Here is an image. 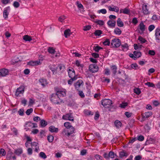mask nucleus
<instances>
[{
    "mask_svg": "<svg viewBox=\"0 0 160 160\" xmlns=\"http://www.w3.org/2000/svg\"><path fill=\"white\" fill-rule=\"evenodd\" d=\"M64 125L67 128V129H65L63 131L62 133L64 134L65 135L69 137L74 132V128L71 126L69 122H65Z\"/></svg>",
    "mask_w": 160,
    "mask_h": 160,
    "instance_id": "nucleus-1",
    "label": "nucleus"
},
{
    "mask_svg": "<svg viewBox=\"0 0 160 160\" xmlns=\"http://www.w3.org/2000/svg\"><path fill=\"white\" fill-rule=\"evenodd\" d=\"M50 99L51 101L55 104H59L62 102L59 98L58 94L56 92L51 95Z\"/></svg>",
    "mask_w": 160,
    "mask_h": 160,
    "instance_id": "nucleus-2",
    "label": "nucleus"
},
{
    "mask_svg": "<svg viewBox=\"0 0 160 160\" xmlns=\"http://www.w3.org/2000/svg\"><path fill=\"white\" fill-rule=\"evenodd\" d=\"M121 45L120 40L118 38H114L112 40L111 45L113 47L118 48Z\"/></svg>",
    "mask_w": 160,
    "mask_h": 160,
    "instance_id": "nucleus-3",
    "label": "nucleus"
},
{
    "mask_svg": "<svg viewBox=\"0 0 160 160\" xmlns=\"http://www.w3.org/2000/svg\"><path fill=\"white\" fill-rule=\"evenodd\" d=\"M98 66L95 64H90L89 67V71L92 73L97 72L98 71Z\"/></svg>",
    "mask_w": 160,
    "mask_h": 160,
    "instance_id": "nucleus-4",
    "label": "nucleus"
},
{
    "mask_svg": "<svg viewBox=\"0 0 160 160\" xmlns=\"http://www.w3.org/2000/svg\"><path fill=\"white\" fill-rule=\"evenodd\" d=\"M62 119L64 120H68L72 121H74L73 117L72 116V114L71 113H69L65 115H63Z\"/></svg>",
    "mask_w": 160,
    "mask_h": 160,
    "instance_id": "nucleus-5",
    "label": "nucleus"
},
{
    "mask_svg": "<svg viewBox=\"0 0 160 160\" xmlns=\"http://www.w3.org/2000/svg\"><path fill=\"white\" fill-rule=\"evenodd\" d=\"M101 104L103 107H105L107 105H111L112 104V101L109 99H105L101 101Z\"/></svg>",
    "mask_w": 160,
    "mask_h": 160,
    "instance_id": "nucleus-6",
    "label": "nucleus"
},
{
    "mask_svg": "<svg viewBox=\"0 0 160 160\" xmlns=\"http://www.w3.org/2000/svg\"><path fill=\"white\" fill-rule=\"evenodd\" d=\"M25 87L24 86H21L18 88L16 92L15 95L18 97L19 94H22L24 91Z\"/></svg>",
    "mask_w": 160,
    "mask_h": 160,
    "instance_id": "nucleus-7",
    "label": "nucleus"
},
{
    "mask_svg": "<svg viewBox=\"0 0 160 160\" xmlns=\"http://www.w3.org/2000/svg\"><path fill=\"white\" fill-rule=\"evenodd\" d=\"M68 76L70 78H73L74 77H77V75H75V71L73 68H68Z\"/></svg>",
    "mask_w": 160,
    "mask_h": 160,
    "instance_id": "nucleus-8",
    "label": "nucleus"
},
{
    "mask_svg": "<svg viewBox=\"0 0 160 160\" xmlns=\"http://www.w3.org/2000/svg\"><path fill=\"white\" fill-rule=\"evenodd\" d=\"M9 71L7 69L2 68L0 70V76L4 77L8 74Z\"/></svg>",
    "mask_w": 160,
    "mask_h": 160,
    "instance_id": "nucleus-9",
    "label": "nucleus"
},
{
    "mask_svg": "<svg viewBox=\"0 0 160 160\" xmlns=\"http://www.w3.org/2000/svg\"><path fill=\"white\" fill-rule=\"evenodd\" d=\"M83 84V82L81 79L78 80L74 84V86L75 88L77 90H79L81 86Z\"/></svg>",
    "mask_w": 160,
    "mask_h": 160,
    "instance_id": "nucleus-10",
    "label": "nucleus"
},
{
    "mask_svg": "<svg viewBox=\"0 0 160 160\" xmlns=\"http://www.w3.org/2000/svg\"><path fill=\"white\" fill-rule=\"evenodd\" d=\"M54 89L56 91V92L59 94H60L61 95L62 97H64L66 95V92L65 91H62L59 90L58 89V88L57 87H55Z\"/></svg>",
    "mask_w": 160,
    "mask_h": 160,
    "instance_id": "nucleus-11",
    "label": "nucleus"
},
{
    "mask_svg": "<svg viewBox=\"0 0 160 160\" xmlns=\"http://www.w3.org/2000/svg\"><path fill=\"white\" fill-rule=\"evenodd\" d=\"M116 22L112 20H109L107 22V24L111 28H114L115 27Z\"/></svg>",
    "mask_w": 160,
    "mask_h": 160,
    "instance_id": "nucleus-12",
    "label": "nucleus"
},
{
    "mask_svg": "<svg viewBox=\"0 0 160 160\" xmlns=\"http://www.w3.org/2000/svg\"><path fill=\"white\" fill-rule=\"evenodd\" d=\"M13 153L10 152L8 153L7 155V160H15L16 159V157L15 156H12Z\"/></svg>",
    "mask_w": 160,
    "mask_h": 160,
    "instance_id": "nucleus-13",
    "label": "nucleus"
},
{
    "mask_svg": "<svg viewBox=\"0 0 160 160\" xmlns=\"http://www.w3.org/2000/svg\"><path fill=\"white\" fill-rule=\"evenodd\" d=\"M142 119L143 121L145 120L146 118L150 116V112H146L142 114Z\"/></svg>",
    "mask_w": 160,
    "mask_h": 160,
    "instance_id": "nucleus-14",
    "label": "nucleus"
},
{
    "mask_svg": "<svg viewBox=\"0 0 160 160\" xmlns=\"http://www.w3.org/2000/svg\"><path fill=\"white\" fill-rule=\"evenodd\" d=\"M113 7H112L111 6L108 7V8L109 11H114L116 12H118L119 11V8L116 6H113Z\"/></svg>",
    "mask_w": 160,
    "mask_h": 160,
    "instance_id": "nucleus-15",
    "label": "nucleus"
},
{
    "mask_svg": "<svg viewBox=\"0 0 160 160\" xmlns=\"http://www.w3.org/2000/svg\"><path fill=\"white\" fill-rule=\"evenodd\" d=\"M39 82L43 87H45L48 83L46 79L43 78H41L39 80Z\"/></svg>",
    "mask_w": 160,
    "mask_h": 160,
    "instance_id": "nucleus-16",
    "label": "nucleus"
},
{
    "mask_svg": "<svg viewBox=\"0 0 160 160\" xmlns=\"http://www.w3.org/2000/svg\"><path fill=\"white\" fill-rule=\"evenodd\" d=\"M142 11L145 14H147L149 13L147 5H143L142 7Z\"/></svg>",
    "mask_w": 160,
    "mask_h": 160,
    "instance_id": "nucleus-17",
    "label": "nucleus"
},
{
    "mask_svg": "<svg viewBox=\"0 0 160 160\" xmlns=\"http://www.w3.org/2000/svg\"><path fill=\"white\" fill-rule=\"evenodd\" d=\"M41 64L40 62L39 61H30L29 62L28 64L31 66H34L39 65Z\"/></svg>",
    "mask_w": 160,
    "mask_h": 160,
    "instance_id": "nucleus-18",
    "label": "nucleus"
},
{
    "mask_svg": "<svg viewBox=\"0 0 160 160\" xmlns=\"http://www.w3.org/2000/svg\"><path fill=\"white\" fill-rule=\"evenodd\" d=\"M49 130L52 132H55L57 133L58 132V128H56L53 126H51L49 127Z\"/></svg>",
    "mask_w": 160,
    "mask_h": 160,
    "instance_id": "nucleus-19",
    "label": "nucleus"
},
{
    "mask_svg": "<svg viewBox=\"0 0 160 160\" xmlns=\"http://www.w3.org/2000/svg\"><path fill=\"white\" fill-rule=\"evenodd\" d=\"M72 34V33L71 32V30L69 29L65 30L64 32V36L66 38Z\"/></svg>",
    "mask_w": 160,
    "mask_h": 160,
    "instance_id": "nucleus-20",
    "label": "nucleus"
},
{
    "mask_svg": "<svg viewBox=\"0 0 160 160\" xmlns=\"http://www.w3.org/2000/svg\"><path fill=\"white\" fill-rule=\"evenodd\" d=\"M155 35L156 38L157 40L160 41V29L157 28L156 30Z\"/></svg>",
    "mask_w": 160,
    "mask_h": 160,
    "instance_id": "nucleus-21",
    "label": "nucleus"
},
{
    "mask_svg": "<svg viewBox=\"0 0 160 160\" xmlns=\"http://www.w3.org/2000/svg\"><path fill=\"white\" fill-rule=\"evenodd\" d=\"M33 126V123L31 122H26L24 127H25V129L28 128H32Z\"/></svg>",
    "mask_w": 160,
    "mask_h": 160,
    "instance_id": "nucleus-22",
    "label": "nucleus"
},
{
    "mask_svg": "<svg viewBox=\"0 0 160 160\" xmlns=\"http://www.w3.org/2000/svg\"><path fill=\"white\" fill-rule=\"evenodd\" d=\"M23 39L26 41H31L32 39L31 36L28 35H25L23 37Z\"/></svg>",
    "mask_w": 160,
    "mask_h": 160,
    "instance_id": "nucleus-23",
    "label": "nucleus"
},
{
    "mask_svg": "<svg viewBox=\"0 0 160 160\" xmlns=\"http://www.w3.org/2000/svg\"><path fill=\"white\" fill-rule=\"evenodd\" d=\"M111 69L113 74L115 75L117 72V67L116 65H112L111 66Z\"/></svg>",
    "mask_w": 160,
    "mask_h": 160,
    "instance_id": "nucleus-24",
    "label": "nucleus"
},
{
    "mask_svg": "<svg viewBox=\"0 0 160 160\" xmlns=\"http://www.w3.org/2000/svg\"><path fill=\"white\" fill-rule=\"evenodd\" d=\"M14 153L17 155H19L22 153V150L21 148H18L15 150Z\"/></svg>",
    "mask_w": 160,
    "mask_h": 160,
    "instance_id": "nucleus-25",
    "label": "nucleus"
},
{
    "mask_svg": "<svg viewBox=\"0 0 160 160\" xmlns=\"http://www.w3.org/2000/svg\"><path fill=\"white\" fill-rule=\"evenodd\" d=\"M133 53L135 56L136 59L139 58L141 56V53L140 52L134 51L133 52Z\"/></svg>",
    "mask_w": 160,
    "mask_h": 160,
    "instance_id": "nucleus-26",
    "label": "nucleus"
},
{
    "mask_svg": "<svg viewBox=\"0 0 160 160\" xmlns=\"http://www.w3.org/2000/svg\"><path fill=\"white\" fill-rule=\"evenodd\" d=\"M118 26L119 27H122L124 26L123 22L122 21L120 18H118L117 21Z\"/></svg>",
    "mask_w": 160,
    "mask_h": 160,
    "instance_id": "nucleus-27",
    "label": "nucleus"
},
{
    "mask_svg": "<svg viewBox=\"0 0 160 160\" xmlns=\"http://www.w3.org/2000/svg\"><path fill=\"white\" fill-rule=\"evenodd\" d=\"M77 78V77H74L73 78H71V79L68 80V84L69 85H72L73 81L76 80Z\"/></svg>",
    "mask_w": 160,
    "mask_h": 160,
    "instance_id": "nucleus-28",
    "label": "nucleus"
},
{
    "mask_svg": "<svg viewBox=\"0 0 160 160\" xmlns=\"http://www.w3.org/2000/svg\"><path fill=\"white\" fill-rule=\"evenodd\" d=\"M48 52L52 54H54L55 52V49L52 47H49L48 49Z\"/></svg>",
    "mask_w": 160,
    "mask_h": 160,
    "instance_id": "nucleus-29",
    "label": "nucleus"
},
{
    "mask_svg": "<svg viewBox=\"0 0 160 160\" xmlns=\"http://www.w3.org/2000/svg\"><path fill=\"white\" fill-rule=\"evenodd\" d=\"M40 124L42 127H44L47 125V122L43 119L41 120Z\"/></svg>",
    "mask_w": 160,
    "mask_h": 160,
    "instance_id": "nucleus-30",
    "label": "nucleus"
},
{
    "mask_svg": "<svg viewBox=\"0 0 160 160\" xmlns=\"http://www.w3.org/2000/svg\"><path fill=\"white\" fill-rule=\"evenodd\" d=\"M128 103L127 102H123L120 104L119 107L122 108H125L128 106Z\"/></svg>",
    "mask_w": 160,
    "mask_h": 160,
    "instance_id": "nucleus-31",
    "label": "nucleus"
},
{
    "mask_svg": "<svg viewBox=\"0 0 160 160\" xmlns=\"http://www.w3.org/2000/svg\"><path fill=\"white\" fill-rule=\"evenodd\" d=\"M114 124L115 126L118 128H119L121 126V122L118 120H116L115 121Z\"/></svg>",
    "mask_w": 160,
    "mask_h": 160,
    "instance_id": "nucleus-32",
    "label": "nucleus"
},
{
    "mask_svg": "<svg viewBox=\"0 0 160 160\" xmlns=\"http://www.w3.org/2000/svg\"><path fill=\"white\" fill-rule=\"evenodd\" d=\"M114 32L116 34L120 35L122 31L118 28H116L114 30Z\"/></svg>",
    "mask_w": 160,
    "mask_h": 160,
    "instance_id": "nucleus-33",
    "label": "nucleus"
},
{
    "mask_svg": "<svg viewBox=\"0 0 160 160\" xmlns=\"http://www.w3.org/2000/svg\"><path fill=\"white\" fill-rule=\"evenodd\" d=\"M121 46L122 47V50L123 51L125 49H126V50H128V44L126 43H125L121 45Z\"/></svg>",
    "mask_w": 160,
    "mask_h": 160,
    "instance_id": "nucleus-34",
    "label": "nucleus"
},
{
    "mask_svg": "<svg viewBox=\"0 0 160 160\" xmlns=\"http://www.w3.org/2000/svg\"><path fill=\"white\" fill-rule=\"evenodd\" d=\"M95 22L101 26L103 25L104 24L103 21L102 20H96L95 21Z\"/></svg>",
    "mask_w": 160,
    "mask_h": 160,
    "instance_id": "nucleus-35",
    "label": "nucleus"
},
{
    "mask_svg": "<svg viewBox=\"0 0 160 160\" xmlns=\"http://www.w3.org/2000/svg\"><path fill=\"white\" fill-rule=\"evenodd\" d=\"M140 29L142 32L145 30V26L142 22L140 23L139 25Z\"/></svg>",
    "mask_w": 160,
    "mask_h": 160,
    "instance_id": "nucleus-36",
    "label": "nucleus"
},
{
    "mask_svg": "<svg viewBox=\"0 0 160 160\" xmlns=\"http://www.w3.org/2000/svg\"><path fill=\"white\" fill-rule=\"evenodd\" d=\"M119 155L120 157V158H122L124 156L127 157L128 155V154L127 152L124 151H122L121 152H120Z\"/></svg>",
    "mask_w": 160,
    "mask_h": 160,
    "instance_id": "nucleus-37",
    "label": "nucleus"
},
{
    "mask_svg": "<svg viewBox=\"0 0 160 160\" xmlns=\"http://www.w3.org/2000/svg\"><path fill=\"white\" fill-rule=\"evenodd\" d=\"M123 13L126 14H130V10L127 8L123 9Z\"/></svg>",
    "mask_w": 160,
    "mask_h": 160,
    "instance_id": "nucleus-38",
    "label": "nucleus"
},
{
    "mask_svg": "<svg viewBox=\"0 0 160 160\" xmlns=\"http://www.w3.org/2000/svg\"><path fill=\"white\" fill-rule=\"evenodd\" d=\"M9 13L7 11V10L6 9L4 10L3 12V16L4 18L6 19L8 18Z\"/></svg>",
    "mask_w": 160,
    "mask_h": 160,
    "instance_id": "nucleus-39",
    "label": "nucleus"
},
{
    "mask_svg": "<svg viewBox=\"0 0 160 160\" xmlns=\"http://www.w3.org/2000/svg\"><path fill=\"white\" fill-rule=\"evenodd\" d=\"M102 32L101 30H96L94 32V34L96 36H99L102 34Z\"/></svg>",
    "mask_w": 160,
    "mask_h": 160,
    "instance_id": "nucleus-40",
    "label": "nucleus"
},
{
    "mask_svg": "<svg viewBox=\"0 0 160 160\" xmlns=\"http://www.w3.org/2000/svg\"><path fill=\"white\" fill-rule=\"evenodd\" d=\"M39 156L40 157H41V158H42L43 159H45L47 157L45 153L43 152H41L40 153Z\"/></svg>",
    "mask_w": 160,
    "mask_h": 160,
    "instance_id": "nucleus-41",
    "label": "nucleus"
},
{
    "mask_svg": "<svg viewBox=\"0 0 160 160\" xmlns=\"http://www.w3.org/2000/svg\"><path fill=\"white\" fill-rule=\"evenodd\" d=\"M48 140L50 142H52L54 139V137L52 135H49L48 137Z\"/></svg>",
    "mask_w": 160,
    "mask_h": 160,
    "instance_id": "nucleus-42",
    "label": "nucleus"
},
{
    "mask_svg": "<svg viewBox=\"0 0 160 160\" xmlns=\"http://www.w3.org/2000/svg\"><path fill=\"white\" fill-rule=\"evenodd\" d=\"M6 152L5 150L3 148H1L0 150V155L1 156H4L6 154Z\"/></svg>",
    "mask_w": 160,
    "mask_h": 160,
    "instance_id": "nucleus-43",
    "label": "nucleus"
},
{
    "mask_svg": "<svg viewBox=\"0 0 160 160\" xmlns=\"http://www.w3.org/2000/svg\"><path fill=\"white\" fill-rule=\"evenodd\" d=\"M103 44L104 45H109L110 44V42L108 39H106L103 42Z\"/></svg>",
    "mask_w": 160,
    "mask_h": 160,
    "instance_id": "nucleus-44",
    "label": "nucleus"
},
{
    "mask_svg": "<svg viewBox=\"0 0 160 160\" xmlns=\"http://www.w3.org/2000/svg\"><path fill=\"white\" fill-rule=\"evenodd\" d=\"M32 111L33 109L32 108H30V109L27 110L25 112L27 115H29L32 112Z\"/></svg>",
    "mask_w": 160,
    "mask_h": 160,
    "instance_id": "nucleus-45",
    "label": "nucleus"
},
{
    "mask_svg": "<svg viewBox=\"0 0 160 160\" xmlns=\"http://www.w3.org/2000/svg\"><path fill=\"white\" fill-rule=\"evenodd\" d=\"M66 18V17L62 15L59 17L58 18V21L61 22H62Z\"/></svg>",
    "mask_w": 160,
    "mask_h": 160,
    "instance_id": "nucleus-46",
    "label": "nucleus"
},
{
    "mask_svg": "<svg viewBox=\"0 0 160 160\" xmlns=\"http://www.w3.org/2000/svg\"><path fill=\"white\" fill-rule=\"evenodd\" d=\"M138 40L142 43H145L146 42V40L141 36L139 37Z\"/></svg>",
    "mask_w": 160,
    "mask_h": 160,
    "instance_id": "nucleus-47",
    "label": "nucleus"
},
{
    "mask_svg": "<svg viewBox=\"0 0 160 160\" xmlns=\"http://www.w3.org/2000/svg\"><path fill=\"white\" fill-rule=\"evenodd\" d=\"M91 28V26L90 25H87L83 27V30L84 31H87L89 30Z\"/></svg>",
    "mask_w": 160,
    "mask_h": 160,
    "instance_id": "nucleus-48",
    "label": "nucleus"
},
{
    "mask_svg": "<svg viewBox=\"0 0 160 160\" xmlns=\"http://www.w3.org/2000/svg\"><path fill=\"white\" fill-rule=\"evenodd\" d=\"M95 158L97 160H102V158L98 154H96L95 156Z\"/></svg>",
    "mask_w": 160,
    "mask_h": 160,
    "instance_id": "nucleus-49",
    "label": "nucleus"
},
{
    "mask_svg": "<svg viewBox=\"0 0 160 160\" xmlns=\"http://www.w3.org/2000/svg\"><path fill=\"white\" fill-rule=\"evenodd\" d=\"M109 157L111 158H113L115 157V154L113 152L110 151L109 153Z\"/></svg>",
    "mask_w": 160,
    "mask_h": 160,
    "instance_id": "nucleus-50",
    "label": "nucleus"
},
{
    "mask_svg": "<svg viewBox=\"0 0 160 160\" xmlns=\"http://www.w3.org/2000/svg\"><path fill=\"white\" fill-rule=\"evenodd\" d=\"M99 13H101L102 14H104L107 13V10L105 9H103L98 10Z\"/></svg>",
    "mask_w": 160,
    "mask_h": 160,
    "instance_id": "nucleus-51",
    "label": "nucleus"
},
{
    "mask_svg": "<svg viewBox=\"0 0 160 160\" xmlns=\"http://www.w3.org/2000/svg\"><path fill=\"white\" fill-rule=\"evenodd\" d=\"M76 4H77V6H78V8H81V9L83 8V6L82 5L81 3H79L77 1L76 2Z\"/></svg>",
    "mask_w": 160,
    "mask_h": 160,
    "instance_id": "nucleus-52",
    "label": "nucleus"
},
{
    "mask_svg": "<svg viewBox=\"0 0 160 160\" xmlns=\"http://www.w3.org/2000/svg\"><path fill=\"white\" fill-rule=\"evenodd\" d=\"M50 69L53 72V73L54 74V72H55L56 69L55 68V66L52 65L50 67Z\"/></svg>",
    "mask_w": 160,
    "mask_h": 160,
    "instance_id": "nucleus-53",
    "label": "nucleus"
},
{
    "mask_svg": "<svg viewBox=\"0 0 160 160\" xmlns=\"http://www.w3.org/2000/svg\"><path fill=\"white\" fill-rule=\"evenodd\" d=\"M13 5L15 8H18L20 4L18 2L15 1L13 3Z\"/></svg>",
    "mask_w": 160,
    "mask_h": 160,
    "instance_id": "nucleus-54",
    "label": "nucleus"
},
{
    "mask_svg": "<svg viewBox=\"0 0 160 160\" xmlns=\"http://www.w3.org/2000/svg\"><path fill=\"white\" fill-rule=\"evenodd\" d=\"M18 112L20 115L22 116L24 114V110L22 109H20Z\"/></svg>",
    "mask_w": 160,
    "mask_h": 160,
    "instance_id": "nucleus-55",
    "label": "nucleus"
},
{
    "mask_svg": "<svg viewBox=\"0 0 160 160\" xmlns=\"http://www.w3.org/2000/svg\"><path fill=\"white\" fill-rule=\"evenodd\" d=\"M110 70L108 68H106L104 70V74L107 75H110Z\"/></svg>",
    "mask_w": 160,
    "mask_h": 160,
    "instance_id": "nucleus-56",
    "label": "nucleus"
},
{
    "mask_svg": "<svg viewBox=\"0 0 160 160\" xmlns=\"http://www.w3.org/2000/svg\"><path fill=\"white\" fill-rule=\"evenodd\" d=\"M138 140L140 141H142L144 139V137L143 136L140 135L138 137Z\"/></svg>",
    "mask_w": 160,
    "mask_h": 160,
    "instance_id": "nucleus-57",
    "label": "nucleus"
},
{
    "mask_svg": "<svg viewBox=\"0 0 160 160\" xmlns=\"http://www.w3.org/2000/svg\"><path fill=\"white\" fill-rule=\"evenodd\" d=\"M102 48L99 46H97L94 49V50L96 52H98L100 49H102Z\"/></svg>",
    "mask_w": 160,
    "mask_h": 160,
    "instance_id": "nucleus-58",
    "label": "nucleus"
},
{
    "mask_svg": "<svg viewBox=\"0 0 160 160\" xmlns=\"http://www.w3.org/2000/svg\"><path fill=\"white\" fill-rule=\"evenodd\" d=\"M28 153L29 155H31L32 154V151L31 148H29L27 150Z\"/></svg>",
    "mask_w": 160,
    "mask_h": 160,
    "instance_id": "nucleus-59",
    "label": "nucleus"
},
{
    "mask_svg": "<svg viewBox=\"0 0 160 160\" xmlns=\"http://www.w3.org/2000/svg\"><path fill=\"white\" fill-rule=\"evenodd\" d=\"M138 22L137 19L136 18H133L132 21V22L135 24L136 25Z\"/></svg>",
    "mask_w": 160,
    "mask_h": 160,
    "instance_id": "nucleus-60",
    "label": "nucleus"
},
{
    "mask_svg": "<svg viewBox=\"0 0 160 160\" xmlns=\"http://www.w3.org/2000/svg\"><path fill=\"white\" fill-rule=\"evenodd\" d=\"M33 119L34 121L36 122H38V121L41 120L40 117L38 116L35 117H34Z\"/></svg>",
    "mask_w": 160,
    "mask_h": 160,
    "instance_id": "nucleus-61",
    "label": "nucleus"
},
{
    "mask_svg": "<svg viewBox=\"0 0 160 160\" xmlns=\"http://www.w3.org/2000/svg\"><path fill=\"white\" fill-rule=\"evenodd\" d=\"M153 105L155 106H157L160 105L159 102L156 100L154 101L153 102Z\"/></svg>",
    "mask_w": 160,
    "mask_h": 160,
    "instance_id": "nucleus-62",
    "label": "nucleus"
},
{
    "mask_svg": "<svg viewBox=\"0 0 160 160\" xmlns=\"http://www.w3.org/2000/svg\"><path fill=\"white\" fill-rule=\"evenodd\" d=\"M131 67L133 69H136V68L138 67V65L136 63L132 64L131 65Z\"/></svg>",
    "mask_w": 160,
    "mask_h": 160,
    "instance_id": "nucleus-63",
    "label": "nucleus"
},
{
    "mask_svg": "<svg viewBox=\"0 0 160 160\" xmlns=\"http://www.w3.org/2000/svg\"><path fill=\"white\" fill-rule=\"evenodd\" d=\"M142 157L140 155H137L136 156L134 160H141L142 159Z\"/></svg>",
    "mask_w": 160,
    "mask_h": 160,
    "instance_id": "nucleus-64",
    "label": "nucleus"
}]
</instances>
